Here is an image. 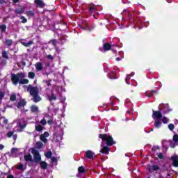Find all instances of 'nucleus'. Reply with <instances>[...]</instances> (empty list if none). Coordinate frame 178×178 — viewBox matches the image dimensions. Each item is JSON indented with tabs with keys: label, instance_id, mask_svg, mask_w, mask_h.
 I'll return each mask as SVG.
<instances>
[{
	"label": "nucleus",
	"instance_id": "1",
	"mask_svg": "<svg viewBox=\"0 0 178 178\" xmlns=\"http://www.w3.org/2000/svg\"><path fill=\"white\" fill-rule=\"evenodd\" d=\"M25 76L26 74H24V73L13 74L11 75V80L15 86H17L18 83H19V84H27L29 79H24Z\"/></svg>",
	"mask_w": 178,
	"mask_h": 178
},
{
	"label": "nucleus",
	"instance_id": "2",
	"mask_svg": "<svg viewBox=\"0 0 178 178\" xmlns=\"http://www.w3.org/2000/svg\"><path fill=\"white\" fill-rule=\"evenodd\" d=\"M27 90L29 92H30V95L33 97L34 102H40L41 97L38 95L40 91L38 87L29 85Z\"/></svg>",
	"mask_w": 178,
	"mask_h": 178
},
{
	"label": "nucleus",
	"instance_id": "3",
	"mask_svg": "<svg viewBox=\"0 0 178 178\" xmlns=\"http://www.w3.org/2000/svg\"><path fill=\"white\" fill-rule=\"evenodd\" d=\"M99 138H102V141H106L107 143V145H113L115 144V141H113V138L112 136L107 134H99Z\"/></svg>",
	"mask_w": 178,
	"mask_h": 178
},
{
	"label": "nucleus",
	"instance_id": "4",
	"mask_svg": "<svg viewBox=\"0 0 178 178\" xmlns=\"http://www.w3.org/2000/svg\"><path fill=\"white\" fill-rule=\"evenodd\" d=\"M27 126L24 120L22 119L17 122V127L14 129L15 131H22Z\"/></svg>",
	"mask_w": 178,
	"mask_h": 178
},
{
	"label": "nucleus",
	"instance_id": "5",
	"mask_svg": "<svg viewBox=\"0 0 178 178\" xmlns=\"http://www.w3.org/2000/svg\"><path fill=\"white\" fill-rule=\"evenodd\" d=\"M31 152L33 154L34 159L36 161V162L41 161V155L40 154V152H38V150L35 149H31Z\"/></svg>",
	"mask_w": 178,
	"mask_h": 178
},
{
	"label": "nucleus",
	"instance_id": "6",
	"mask_svg": "<svg viewBox=\"0 0 178 178\" xmlns=\"http://www.w3.org/2000/svg\"><path fill=\"white\" fill-rule=\"evenodd\" d=\"M152 118L154 120L161 119L162 118V113H161V111H153Z\"/></svg>",
	"mask_w": 178,
	"mask_h": 178
},
{
	"label": "nucleus",
	"instance_id": "7",
	"mask_svg": "<svg viewBox=\"0 0 178 178\" xmlns=\"http://www.w3.org/2000/svg\"><path fill=\"white\" fill-rule=\"evenodd\" d=\"M101 147H102V149L100 151L102 154H109V148L108 147H104V142L102 143Z\"/></svg>",
	"mask_w": 178,
	"mask_h": 178
},
{
	"label": "nucleus",
	"instance_id": "8",
	"mask_svg": "<svg viewBox=\"0 0 178 178\" xmlns=\"http://www.w3.org/2000/svg\"><path fill=\"white\" fill-rule=\"evenodd\" d=\"M18 154H19V149H17V148H13L11 149V156L13 158H16V156H17Z\"/></svg>",
	"mask_w": 178,
	"mask_h": 178
},
{
	"label": "nucleus",
	"instance_id": "9",
	"mask_svg": "<svg viewBox=\"0 0 178 178\" xmlns=\"http://www.w3.org/2000/svg\"><path fill=\"white\" fill-rule=\"evenodd\" d=\"M94 155H95L94 152H92V151H90V150L87 151L86 153V156L88 159H92V158H94Z\"/></svg>",
	"mask_w": 178,
	"mask_h": 178
},
{
	"label": "nucleus",
	"instance_id": "10",
	"mask_svg": "<svg viewBox=\"0 0 178 178\" xmlns=\"http://www.w3.org/2000/svg\"><path fill=\"white\" fill-rule=\"evenodd\" d=\"M162 106H164L163 108V111L165 113H168V112H170V111H172V110H168L169 109V105L168 104H161L159 106V109H162Z\"/></svg>",
	"mask_w": 178,
	"mask_h": 178
},
{
	"label": "nucleus",
	"instance_id": "11",
	"mask_svg": "<svg viewBox=\"0 0 178 178\" xmlns=\"http://www.w3.org/2000/svg\"><path fill=\"white\" fill-rule=\"evenodd\" d=\"M172 165L175 166V168H177L178 166V156H174L172 157Z\"/></svg>",
	"mask_w": 178,
	"mask_h": 178
},
{
	"label": "nucleus",
	"instance_id": "12",
	"mask_svg": "<svg viewBox=\"0 0 178 178\" xmlns=\"http://www.w3.org/2000/svg\"><path fill=\"white\" fill-rule=\"evenodd\" d=\"M35 3H36L37 6H39V8H44L45 6L42 0H35Z\"/></svg>",
	"mask_w": 178,
	"mask_h": 178
},
{
	"label": "nucleus",
	"instance_id": "13",
	"mask_svg": "<svg viewBox=\"0 0 178 178\" xmlns=\"http://www.w3.org/2000/svg\"><path fill=\"white\" fill-rule=\"evenodd\" d=\"M35 127L37 131H42V130H44V127L40 124L38 122L35 123Z\"/></svg>",
	"mask_w": 178,
	"mask_h": 178
},
{
	"label": "nucleus",
	"instance_id": "14",
	"mask_svg": "<svg viewBox=\"0 0 178 178\" xmlns=\"http://www.w3.org/2000/svg\"><path fill=\"white\" fill-rule=\"evenodd\" d=\"M35 67L38 72H41V70H42V63L40 62L36 63Z\"/></svg>",
	"mask_w": 178,
	"mask_h": 178
},
{
	"label": "nucleus",
	"instance_id": "15",
	"mask_svg": "<svg viewBox=\"0 0 178 178\" xmlns=\"http://www.w3.org/2000/svg\"><path fill=\"white\" fill-rule=\"evenodd\" d=\"M15 13H17V15H20L22 13H24V7H21V8L15 9Z\"/></svg>",
	"mask_w": 178,
	"mask_h": 178
},
{
	"label": "nucleus",
	"instance_id": "16",
	"mask_svg": "<svg viewBox=\"0 0 178 178\" xmlns=\"http://www.w3.org/2000/svg\"><path fill=\"white\" fill-rule=\"evenodd\" d=\"M24 105H26V101L21 100L18 103L17 108H19L20 109V108H23V106H24Z\"/></svg>",
	"mask_w": 178,
	"mask_h": 178
},
{
	"label": "nucleus",
	"instance_id": "17",
	"mask_svg": "<svg viewBox=\"0 0 178 178\" xmlns=\"http://www.w3.org/2000/svg\"><path fill=\"white\" fill-rule=\"evenodd\" d=\"M161 126H162V122L160 120H155L154 127L156 129H159V127H161Z\"/></svg>",
	"mask_w": 178,
	"mask_h": 178
},
{
	"label": "nucleus",
	"instance_id": "18",
	"mask_svg": "<svg viewBox=\"0 0 178 178\" xmlns=\"http://www.w3.org/2000/svg\"><path fill=\"white\" fill-rule=\"evenodd\" d=\"M31 112H33L34 113H37L38 112V106L33 105L31 107Z\"/></svg>",
	"mask_w": 178,
	"mask_h": 178
},
{
	"label": "nucleus",
	"instance_id": "19",
	"mask_svg": "<svg viewBox=\"0 0 178 178\" xmlns=\"http://www.w3.org/2000/svg\"><path fill=\"white\" fill-rule=\"evenodd\" d=\"M104 51H109L111 49V44L109 43H105L103 46Z\"/></svg>",
	"mask_w": 178,
	"mask_h": 178
},
{
	"label": "nucleus",
	"instance_id": "20",
	"mask_svg": "<svg viewBox=\"0 0 178 178\" xmlns=\"http://www.w3.org/2000/svg\"><path fill=\"white\" fill-rule=\"evenodd\" d=\"M24 159L25 161H31L33 159V157L31 156L30 154H27L24 155Z\"/></svg>",
	"mask_w": 178,
	"mask_h": 178
},
{
	"label": "nucleus",
	"instance_id": "21",
	"mask_svg": "<svg viewBox=\"0 0 178 178\" xmlns=\"http://www.w3.org/2000/svg\"><path fill=\"white\" fill-rule=\"evenodd\" d=\"M40 166H41L42 169H47V168L48 167V165H47V163H45V161H41Z\"/></svg>",
	"mask_w": 178,
	"mask_h": 178
},
{
	"label": "nucleus",
	"instance_id": "22",
	"mask_svg": "<svg viewBox=\"0 0 178 178\" xmlns=\"http://www.w3.org/2000/svg\"><path fill=\"white\" fill-rule=\"evenodd\" d=\"M17 169L19 170H24L26 169V166L23 164H19L17 165Z\"/></svg>",
	"mask_w": 178,
	"mask_h": 178
},
{
	"label": "nucleus",
	"instance_id": "23",
	"mask_svg": "<svg viewBox=\"0 0 178 178\" xmlns=\"http://www.w3.org/2000/svg\"><path fill=\"white\" fill-rule=\"evenodd\" d=\"M21 44L22 45H24V47H30V45H31L33 44V42L30 41V42L26 43V42H24L23 41H21Z\"/></svg>",
	"mask_w": 178,
	"mask_h": 178
},
{
	"label": "nucleus",
	"instance_id": "24",
	"mask_svg": "<svg viewBox=\"0 0 178 178\" xmlns=\"http://www.w3.org/2000/svg\"><path fill=\"white\" fill-rule=\"evenodd\" d=\"M29 79H34L35 77V74L34 72H29L28 74Z\"/></svg>",
	"mask_w": 178,
	"mask_h": 178
},
{
	"label": "nucleus",
	"instance_id": "25",
	"mask_svg": "<svg viewBox=\"0 0 178 178\" xmlns=\"http://www.w3.org/2000/svg\"><path fill=\"white\" fill-rule=\"evenodd\" d=\"M48 99L49 101H55V99H56V96H55V95H51L48 97Z\"/></svg>",
	"mask_w": 178,
	"mask_h": 178
},
{
	"label": "nucleus",
	"instance_id": "26",
	"mask_svg": "<svg viewBox=\"0 0 178 178\" xmlns=\"http://www.w3.org/2000/svg\"><path fill=\"white\" fill-rule=\"evenodd\" d=\"M40 138L41 141H42L43 143H47V141H48L47 140V137L44 136L40 135Z\"/></svg>",
	"mask_w": 178,
	"mask_h": 178
},
{
	"label": "nucleus",
	"instance_id": "27",
	"mask_svg": "<svg viewBox=\"0 0 178 178\" xmlns=\"http://www.w3.org/2000/svg\"><path fill=\"white\" fill-rule=\"evenodd\" d=\"M78 172L79 173H84V172H86V170L84 169V167L81 166L79 168Z\"/></svg>",
	"mask_w": 178,
	"mask_h": 178
},
{
	"label": "nucleus",
	"instance_id": "28",
	"mask_svg": "<svg viewBox=\"0 0 178 178\" xmlns=\"http://www.w3.org/2000/svg\"><path fill=\"white\" fill-rule=\"evenodd\" d=\"M176 145H177V143H175L174 141H170V147L171 148H175L176 147Z\"/></svg>",
	"mask_w": 178,
	"mask_h": 178
},
{
	"label": "nucleus",
	"instance_id": "29",
	"mask_svg": "<svg viewBox=\"0 0 178 178\" xmlns=\"http://www.w3.org/2000/svg\"><path fill=\"white\" fill-rule=\"evenodd\" d=\"M62 135L58 136L56 134L54 135V138H56L57 141H60L62 140Z\"/></svg>",
	"mask_w": 178,
	"mask_h": 178
},
{
	"label": "nucleus",
	"instance_id": "30",
	"mask_svg": "<svg viewBox=\"0 0 178 178\" xmlns=\"http://www.w3.org/2000/svg\"><path fill=\"white\" fill-rule=\"evenodd\" d=\"M173 142L176 143L177 144L178 143V135L175 134L173 136Z\"/></svg>",
	"mask_w": 178,
	"mask_h": 178
},
{
	"label": "nucleus",
	"instance_id": "31",
	"mask_svg": "<svg viewBox=\"0 0 178 178\" xmlns=\"http://www.w3.org/2000/svg\"><path fill=\"white\" fill-rule=\"evenodd\" d=\"M27 16H29V17H33V16H34V12L33 11H28L26 13Z\"/></svg>",
	"mask_w": 178,
	"mask_h": 178
},
{
	"label": "nucleus",
	"instance_id": "32",
	"mask_svg": "<svg viewBox=\"0 0 178 178\" xmlns=\"http://www.w3.org/2000/svg\"><path fill=\"white\" fill-rule=\"evenodd\" d=\"M162 122H163V123H164L165 124H166V123H169V120H168V118L164 117V118H163V119H162Z\"/></svg>",
	"mask_w": 178,
	"mask_h": 178
},
{
	"label": "nucleus",
	"instance_id": "33",
	"mask_svg": "<svg viewBox=\"0 0 178 178\" xmlns=\"http://www.w3.org/2000/svg\"><path fill=\"white\" fill-rule=\"evenodd\" d=\"M42 143H41V142H38L37 143H36V145H35V147H36V148H38V149H40V148H41L42 147Z\"/></svg>",
	"mask_w": 178,
	"mask_h": 178
},
{
	"label": "nucleus",
	"instance_id": "34",
	"mask_svg": "<svg viewBox=\"0 0 178 178\" xmlns=\"http://www.w3.org/2000/svg\"><path fill=\"white\" fill-rule=\"evenodd\" d=\"M46 158H51V156H52V152H48L47 153L44 154Z\"/></svg>",
	"mask_w": 178,
	"mask_h": 178
},
{
	"label": "nucleus",
	"instance_id": "35",
	"mask_svg": "<svg viewBox=\"0 0 178 178\" xmlns=\"http://www.w3.org/2000/svg\"><path fill=\"white\" fill-rule=\"evenodd\" d=\"M5 44L10 47V45H12V40H6Z\"/></svg>",
	"mask_w": 178,
	"mask_h": 178
},
{
	"label": "nucleus",
	"instance_id": "36",
	"mask_svg": "<svg viewBox=\"0 0 178 178\" xmlns=\"http://www.w3.org/2000/svg\"><path fill=\"white\" fill-rule=\"evenodd\" d=\"M2 56L3 58H6V59H8V52H6V51H3Z\"/></svg>",
	"mask_w": 178,
	"mask_h": 178
},
{
	"label": "nucleus",
	"instance_id": "37",
	"mask_svg": "<svg viewBox=\"0 0 178 178\" xmlns=\"http://www.w3.org/2000/svg\"><path fill=\"white\" fill-rule=\"evenodd\" d=\"M0 29L3 33H4L5 30H6V25L0 26Z\"/></svg>",
	"mask_w": 178,
	"mask_h": 178
},
{
	"label": "nucleus",
	"instance_id": "38",
	"mask_svg": "<svg viewBox=\"0 0 178 178\" xmlns=\"http://www.w3.org/2000/svg\"><path fill=\"white\" fill-rule=\"evenodd\" d=\"M16 100V95L13 94L10 95V101H15Z\"/></svg>",
	"mask_w": 178,
	"mask_h": 178
},
{
	"label": "nucleus",
	"instance_id": "39",
	"mask_svg": "<svg viewBox=\"0 0 178 178\" xmlns=\"http://www.w3.org/2000/svg\"><path fill=\"white\" fill-rule=\"evenodd\" d=\"M40 123H41V124H42L43 126H45V124H47V120H45V119L43 118L42 120H41Z\"/></svg>",
	"mask_w": 178,
	"mask_h": 178
},
{
	"label": "nucleus",
	"instance_id": "40",
	"mask_svg": "<svg viewBox=\"0 0 178 178\" xmlns=\"http://www.w3.org/2000/svg\"><path fill=\"white\" fill-rule=\"evenodd\" d=\"M157 156L159 159H163V154L162 153L157 154Z\"/></svg>",
	"mask_w": 178,
	"mask_h": 178
},
{
	"label": "nucleus",
	"instance_id": "41",
	"mask_svg": "<svg viewBox=\"0 0 178 178\" xmlns=\"http://www.w3.org/2000/svg\"><path fill=\"white\" fill-rule=\"evenodd\" d=\"M3 97H5V93L3 92H0V101H2Z\"/></svg>",
	"mask_w": 178,
	"mask_h": 178
},
{
	"label": "nucleus",
	"instance_id": "42",
	"mask_svg": "<svg viewBox=\"0 0 178 178\" xmlns=\"http://www.w3.org/2000/svg\"><path fill=\"white\" fill-rule=\"evenodd\" d=\"M21 19H22V23H27V19H26V17H21Z\"/></svg>",
	"mask_w": 178,
	"mask_h": 178
},
{
	"label": "nucleus",
	"instance_id": "43",
	"mask_svg": "<svg viewBox=\"0 0 178 178\" xmlns=\"http://www.w3.org/2000/svg\"><path fill=\"white\" fill-rule=\"evenodd\" d=\"M128 80H130V75H127L125 79V81H126L127 84H130V83L128 81Z\"/></svg>",
	"mask_w": 178,
	"mask_h": 178
},
{
	"label": "nucleus",
	"instance_id": "44",
	"mask_svg": "<svg viewBox=\"0 0 178 178\" xmlns=\"http://www.w3.org/2000/svg\"><path fill=\"white\" fill-rule=\"evenodd\" d=\"M168 129H170V130H173V129H175V125L173 124H170L168 125Z\"/></svg>",
	"mask_w": 178,
	"mask_h": 178
},
{
	"label": "nucleus",
	"instance_id": "45",
	"mask_svg": "<svg viewBox=\"0 0 178 178\" xmlns=\"http://www.w3.org/2000/svg\"><path fill=\"white\" fill-rule=\"evenodd\" d=\"M12 136H13V132H8L7 134V136L10 138V137H12Z\"/></svg>",
	"mask_w": 178,
	"mask_h": 178
},
{
	"label": "nucleus",
	"instance_id": "46",
	"mask_svg": "<svg viewBox=\"0 0 178 178\" xmlns=\"http://www.w3.org/2000/svg\"><path fill=\"white\" fill-rule=\"evenodd\" d=\"M51 162H57L58 159H56V157H51Z\"/></svg>",
	"mask_w": 178,
	"mask_h": 178
},
{
	"label": "nucleus",
	"instance_id": "47",
	"mask_svg": "<svg viewBox=\"0 0 178 178\" xmlns=\"http://www.w3.org/2000/svg\"><path fill=\"white\" fill-rule=\"evenodd\" d=\"M42 136H44V137H49V133L44 132V134H42Z\"/></svg>",
	"mask_w": 178,
	"mask_h": 178
},
{
	"label": "nucleus",
	"instance_id": "48",
	"mask_svg": "<svg viewBox=\"0 0 178 178\" xmlns=\"http://www.w3.org/2000/svg\"><path fill=\"white\" fill-rule=\"evenodd\" d=\"M158 169H159V168H158L157 165H153V166H152V170H158Z\"/></svg>",
	"mask_w": 178,
	"mask_h": 178
},
{
	"label": "nucleus",
	"instance_id": "49",
	"mask_svg": "<svg viewBox=\"0 0 178 178\" xmlns=\"http://www.w3.org/2000/svg\"><path fill=\"white\" fill-rule=\"evenodd\" d=\"M47 123H48V124H52V123H54V121L52 120H49L47 121Z\"/></svg>",
	"mask_w": 178,
	"mask_h": 178
},
{
	"label": "nucleus",
	"instance_id": "50",
	"mask_svg": "<svg viewBox=\"0 0 178 178\" xmlns=\"http://www.w3.org/2000/svg\"><path fill=\"white\" fill-rule=\"evenodd\" d=\"M47 58L48 59H51V60L54 59V57H52V55H48Z\"/></svg>",
	"mask_w": 178,
	"mask_h": 178
},
{
	"label": "nucleus",
	"instance_id": "51",
	"mask_svg": "<svg viewBox=\"0 0 178 178\" xmlns=\"http://www.w3.org/2000/svg\"><path fill=\"white\" fill-rule=\"evenodd\" d=\"M3 123H4V124H8V120L5 119V118H3Z\"/></svg>",
	"mask_w": 178,
	"mask_h": 178
},
{
	"label": "nucleus",
	"instance_id": "52",
	"mask_svg": "<svg viewBox=\"0 0 178 178\" xmlns=\"http://www.w3.org/2000/svg\"><path fill=\"white\" fill-rule=\"evenodd\" d=\"M13 140H17V135H13Z\"/></svg>",
	"mask_w": 178,
	"mask_h": 178
},
{
	"label": "nucleus",
	"instance_id": "53",
	"mask_svg": "<svg viewBox=\"0 0 178 178\" xmlns=\"http://www.w3.org/2000/svg\"><path fill=\"white\" fill-rule=\"evenodd\" d=\"M51 44L55 45V44L56 43V40H51Z\"/></svg>",
	"mask_w": 178,
	"mask_h": 178
},
{
	"label": "nucleus",
	"instance_id": "54",
	"mask_svg": "<svg viewBox=\"0 0 178 178\" xmlns=\"http://www.w3.org/2000/svg\"><path fill=\"white\" fill-rule=\"evenodd\" d=\"M3 148H4L3 145H0V149H3Z\"/></svg>",
	"mask_w": 178,
	"mask_h": 178
},
{
	"label": "nucleus",
	"instance_id": "55",
	"mask_svg": "<svg viewBox=\"0 0 178 178\" xmlns=\"http://www.w3.org/2000/svg\"><path fill=\"white\" fill-rule=\"evenodd\" d=\"M13 2L14 3H17V2H19V0H13Z\"/></svg>",
	"mask_w": 178,
	"mask_h": 178
},
{
	"label": "nucleus",
	"instance_id": "56",
	"mask_svg": "<svg viewBox=\"0 0 178 178\" xmlns=\"http://www.w3.org/2000/svg\"><path fill=\"white\" fill-rule=\"evenodd\" d=\"M7 178H13V176H12V175H8V176L7 177Z\"/></svg>",
	"mask_w": 178,
	"mask_h": 178
},
{
	"label": "nucleus",
	"instance_id": "57",
	"mask_svg": "<svg viewBox=\"0 0 178 178\" xmlns=\"http://www.w3.org/2000/svg\"><path fill=\"white\" fill-rule=\"evenodd\" d=\"M46 83H47V86H49V84H50V81H46Z\"/></svg>",
	"mask_w": 178,
	"mask_h": 178
},
{
	"label": "nucleus",
	"instance_id": "58",
	"mask_svg": "<svg viewBox=\"0 0 178 178\" xmlns=\"http://www.w3.org/2000/svg\"><path fill=\"white\" fill-rule=\"evenodd\" d=\"M168 143V141H163V145H165V144H166Z\"/></svg>",
	"mask_w": 178,
	"mask_h": 178
},
{
	"label": "nucleus",
	"instance_id": "59",
	"mask_svg": "<svg viewBox=\"0 0 178 178\" xmlns=\"http://www.w3.org/2000/svg\"><path fill=\"white\" fill-rule=\"evenodd\" d=\"M120 59H122V58H116V60H117V61H119V60H120Z\"/></svg>",
	"mask_w": 178,
	"mask_h": 178
},
{
	"label": "nucleus",
	"instance_id": "60",
	"mask_svg": "<svg viewBox=\"0 0 178 178\" xmlns=\"http://www.w3.org/2000/svg\"><path fill=\"white\" fill-rule=\"evenodd\" d=\"M147 97H151L152 95H148V93H147Z\"/></svg>",
	"mask_w": 178,
	"mask_h": 178
},
{
	"label": "nucleus",
	"instance_id": "61",
	"mask_svg": "<svg viewBox=\"0 0 178 178\" xmlns=\"http://www.w3.org/2000/svg\"><path fill=\"white\" fill-rule=\"evenodd\" d=\"M13 124L15 126L16 124V122H13Z\"/></svg>",
	"mask_w": 178,
	"mask_h": 178
},
{
	"label": "nucleus",
	"instance_id": "62",
	"mask_svg": "<svg viewBox=\"0 0 178 178\" xmlns=\"http://www.w3.org/2000/svg\"><path fill=\"white\" fill-rule=\"evenodd\" d=\"M131 76H134V74H131Z\"/></svg>",
	"mask_w": 178,
	"mask_h": 178
},
{
	"label": "nucleus",
	"instance_id": "63",
	"mask_svg": "<svg viewBox=\"0 0 178 178\" xmlns=\"http://www.w3.org/2000/svg\"><path fill=\"white\" fill-rule=\"evenodd\" d=\"M149 172H151V168L149 169Z\"/></svg>",
	"mask_w": 178,
	"mask_h": 178
},
{
	"label": "nucleus",
	"instance_id": "64",
	"mask_svg": "<svg viewBox=\"0 0 178 178\" xmlns=\"http://www.w3.org/2000/svg\"><path fill=\"white\" fill-rule=\"evenodd\" d=\"M92 8H90V10H92Z\"/></svg>",
	"mask_w": 178,
	"mask_h": 178
}]
</instances>
